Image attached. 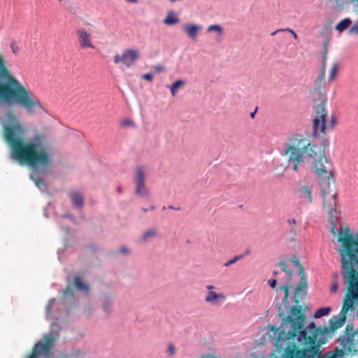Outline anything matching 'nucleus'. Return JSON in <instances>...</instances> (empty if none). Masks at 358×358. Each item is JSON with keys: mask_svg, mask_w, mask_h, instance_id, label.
<instances>
[{"mask_svg": "<svg viewBox=\"0 0 358 358\" xmlns=\"http://www.w3.org/2000/svg\"><path fill=\"white\" fill-rule=\"evenodd\" d=\"M338 241L341 243V248L337 250L340 255V275L345 289L341 310L338 317L330 319L329 327H317L311 322L304 328L306 317L299 303L301 292L304 295L308 289V282L303 267L299 260H292L299 268L301 280L294 290L296 305L292 306L287 315L282 307L288 308L290 285H286L275 289L284 292L282 303L277 304L282 324L279 327H271L273 336L270 335V337L271 343L277 348H286V358H314L320 355L321 345L327 342L331 333L343 327L347 314L355 310L358 306V234L352 235L349 228H340Z\"/></svg>", "mask_w": 358, "mask_h": 358, "instance_id": "f257e3e1", "label": "nucleus"}, {"mask_svg": "<svg viewBox=\"0 0 358 358\" xmlns=\"http://www.w3.org/2000/svg\"><path fill=\"white\" fill-rule=\"evenodd\" d=\"M6 122L2 124L3 138L10 149V157L20 164L31 168L50 167L52 165L51 147L47 136L36 133L29 141H24L27 134L25 125L22 124L13 111L6 113Z\"/></svg>", "mask_w": 358, "mask_h": 358, "instance_id": "f03ea898", "label": "nucleus"}, {"mask_svg": "<svg viewBox=\"0 0 358 358\" xmlns=\"http://www.w3.org/2000/svg\"><path fill=\"white\" fill-rule=\"evenodd\" d=\"M329 145V142L326 138H322L320 143H312L306 135L294 133L288 136L283 143L282 153L296 172L299 171V166L304 162L305 157L311 159L320 185H334L333 164L326 157Z\"/></svg>", "mask_w": 358, "mask_h": 358, "instance_id": "7ed1b4c3", "label": "nucleus"}, {"mask_svg": "<svg viewBox=\"0 0 358 358\" xmlns=\"http://www.w3.org/2000/svg\"><path fill=\"white\" fill-rule=\"evenodd\" d=\"M13 103L25 108L29 114L43 110V104L30 90L23 86L11 73L8 63L0 53V102Z\"/></svg>", "mask_w": 358, "mask_h": 358, "instance_id": "20e7f679", "label": "nucleus"}, {"mask_svg": "<svg viewBox=\"0 0 358 358\" xmlns=\"http://www.w3.org/2000/svg\"><path fill=\"white\" fill-rule=\"evenodd\" d=\"M325 105L326 99L321 95L319 102L315 103V117L313 119V136L314 137L324 136L327 128L334 129L337 124V118L332 115L330 117L329 124L326 127Z\"/></svg>", "mask_w": 358, "mask_h": 358, "instance_id": "39448f33", "label": "nucleus"}, {"mask_svg": "<svg viewBox=\"0 0 358 358\" xmlns=\"http://www.w3.org/2000/svg\"><path fill=\"white\" fill-rule=\"evenodd\" d=\"M59 336V329L52 334L43 336L44 341H40L32 348L30 355L27 358H50L52 348Z\"/></svg>", "mask_w": 358, "mask_h": 358, "instance_id": "423d86ee", "label": "nucleus"}, {"mask_svg": "<svg viewBox=\"0 0 358 358\" xmlns=\"http://www.w3.org/2000/svg\"><path fill=\"white\" fill-rule=\"evenodd\" d=\"M338 341L344 355H358V329L355 331L352 326L348 324L344 335H340Z\"/></svg>", "mask_w": 358, "mask_h": 358, "instance_id": "0eeeda50", "label": "nucleus"}, {"mask_svg": "<svg viewBox=\"0 0 358 358\" xmlns=\"http://www.w3.org/2000/svg\"><path fill=\"white\" fill-rule=\"evenodd\" d=\"M140 55L138 49H124L121 55L116 54L113 57V62L115 64H122L126 68H130L138 61Z\"/></svg>", "mask_w": 358, "mask_h": 358, "instance_id": "6e6552de", "label": "nucleus"}, {"mask_svg": "<svg viewBox=\"0 0 358 358\" xmlns=\"http://www.w3.org/2000/svg\"><path fill=\"white\" fill-rule=\"evenodd\" d=\"M320 186L322 197H324V208L330 217H333V211L335 210L336 208V196L337 195L334 189V185Z\"/></svg>", "mask_w": 358, "mask_h": 358, "instance_id": "1a4fd4ad", "label": "nucleus"}, {"mask_svg": "<svg viewBox=\"0 0 358 358\" xmlns=\"http://www.w3.org/2000/svg\"><path fill=\"white\" fill-rule=\"evenodd\" d=\"M134 182H136V194L138 196H149L150 192L145 185V171L143 166H137L134 171Z\"/></svg>", "mask_w": 358, "mask_h": 358, "instance_id": "9d476101", "label": "nucleus"}, {"mask_svg": "<svg viewBox=\"0 0 358 358\" xmlns=\"http://www.w3.org/2000/svg\"><path fill=\"white\" fill-rule=\"evenodd\" d=\"M78 43L82 49L90 48L94 49L95 46L92 45L91 35L83 29H78L76 31Z\"/></svg>", "mask_w": 358, "mask_h": 358, "instance_id": "9b49d317", "label": "nucleus"}, {"mask_svg": "<svg viewBox=\"0 0 358 358\" xmlns=\"http://www.w3.org/2000/svg\"><path fill=\"white\" fill-rule=\"evenodd\" d=\"M206 289L209 290L205 297V301L207 303L217 304L219 301H223L226 299V296H224L223 294L216 293L212 291V289H215L214 285H208L206 286Z\"/></svg>", "mask_w": 358, "mask_h": 358, "instance_id": "f8f14e48", "label": "nucleus"}, {"mask_svg": "<svg viewBox=\"0 0 358 358\" xmlns=\"http://www.w3.org/2000/svg\"><path fill=\"white\" fill-rule=\"evenodd\" d=\"M299 196L301 200L306 203L313 202L312 186L303 185L299 189Z\"/></svg>", "mask_w": 358, "mask_h": 358, "instance_id": "ddd939ff", "label": "nucleus"}, {"mask_svg": "<svg viewBox=\"0 0 358 358\" xmlns=\"http://www.w3.org/2000/svg\"><path fill=\"white\" fill-rule=\"evenodd\" d=\"M201 29V27L197 24H185L184 25V31L188 36H189L193 40L196 38L197 32L199 29Z\"/></svg>", "mask_w": 358, "mask_h": 358, "instance_id": "4468645a", "label": "nucleus"}, {"mask_svg": "<svg viewBox=\"0 0 358 358\" xmlns=\"http://www.w3.org/2000/svg\"><path fill=\"white\" fill-rule=\"evenodd\" d=\"M70 198H71L73 206L78 208H82L83 203V196L78 192H70Z\"/></svg>", "mask_w": 358, "mask_h": 358, "instance_id": "2eb2a0df", "label": "nucleus"}, {"mask_svg": "<svg viewBox=\"0 0 358 358\" xmlns=\"http://www.w3.org/2000/svg\"><path fill=\"white\" fill-rule=\"evenodd\" d=\"M30 178L32 181L34 182L35 185L38 187L41 190L45 191L48 188V185L44 182L43 178L38 177L36 174H31L30 176Z\"/></svg>", "mask_w": 358, "mask_h": 358, "instance_id": "dca6fc26", "label": "nucleus"}, {"mask_svg": "<svg viewBox=\"0 0 358 358\" xmlns=\"http://www.w3.org/2000/svg\"><path fill=\"white\" fill-rule=\"evenodd\" d=\"M351 23L352 21L350 20V18H344L339 22V23L336 25V27H335V29H336V30L338 31L339 32H342L346 29H348V27L351 25Z\"/></svg>", "mask_w": 358, "mask_h": 358, "instance_id": "f3484780", "label": "nucleus"}, {"mask_svg": "<svg viewBox=\"0 0 358 358\" xmlns=\"http://www.w3.org/2000/svg\"><path fill=\"white\" fill-rule=\"evenodd\" d=\"M339 280V274L337 272H335L332 275V285H331L330 291L332 293H336L338 289V283Z\"/></svg>", "mask_w": 358, "mask_h": 358, "instance_id": "a211bd4d", "label": "nucleus"}, {"mask_svg": "<svg viewBox=\"0 0 358 358\" xmlns=\"http://www.w3.org/2000/svg\"><path fill=\"white\" fill-rule=\"evenodd\" d=\"M157 236V231L155 229H149L143 233L141 240L143 242H147L150 239L155 238Z\"/></svg>", "mask_w": 358, "mask_h": 358, "instance_id": "6ab92c4d", "label": "nucleus"}, {"mask_svg": "<svg viewBox=\"0 0 358 358\" xmlns=\"http://www.w3.org/2000/svg\"><path fill=\"white\" fill-rule=\"evenodd\" d=\"M331 311L330 306L322 307L317 310L315 313V318H321L329 314Z\"/></svg>", "mask_w": 358, "mask_h": 358, "instance_id": "aec40b11", "label": "nucleus"}, {"mask_svg": "<svg viewBox=\"0 0 358 358\" xmlns=\"http://www.w3.org/2000/svg\"><path fill=\"white\" fill-rule=\"evenodd\" d=\"M184 81L181 80H177L175 83L172 84V85L169 86V88L171 90V93L172 96H175L177 92V90L179 89L181 86L184 85Z\"/></svg>", "mask_w": 358, "mask_h": 358, "instance_id": "412c9836", "label": "nucleus"}, {"mask_svg": "<svg viewBox=\"0 0 358 358\" xmlns=\"http://www.w3.org/2000/svg\"><path fill=\"white\" fill-rule=\"evenodd\" d=\"M74 286H76V289L82 290L83 292L88 291V286L85 283L81 282L80 278L78 277L74 278Z\"/></svg>", "mask_w": 358, "mask_h": 358, "instance_id": "4be33fe9", "label": "nucleus"}, {"mask_svg": "<svg viewBox=\"0 0 358 358\" xmlns=\"http://www.w3.org/2000/svg\"><path fill=\"white\" fill-rule=\"evenodd\" d=\"M179 22V19L171 15H168L164 20V24L166 25H173Z\"/></svg>", "mask_w": 358, "mask_h": 358, "instance_id": "5701e85b", "label": "nucleus"}, {"mask_svg": "<svg viewBox=\"0 0 358 358\" xmlns=\"http://www.w3.org/2000/svg\"><path fill=\"white\" fill-rule=\"evenodd\" d=\"M207 31L208 32H216L219 34H222V27L219 24H211L207 28Z\"/></svg>", "mask_w": 358, "mask_h": 358, "instance_id": "b1692460", "label": "nucleus"}, {"mask_svg": "<svg viewBox=\"0 0 358 358\" xmlns=\"http://www.w3.org/2000/svg\"><path fill=\"white\" fill-rule=\"evenodd\" d=\"M338 72V64H334L332 68H331L329 76V82H331L334 80L336 75H337Z\"/></svg>", "mask_w": 358, "mask_h": 358, "instance_id": "393cba45", "label": "nucleus"}, {"mask_svg": "<svg viewBox=\"0 0 358 358\" xmlns=\"http://www.w3.org/2000/svg\"><path fill=\"white\" fill-rule=\"evenodd\" d=\"M243 257H244V255H238V256H236L234 258H232L231 259L228 260L227 262H225L224 264V266L228 267L230 265L234 264L235 263H236L238 261H239L240 259H243Z\"/></svg>", "mask_w": 358, "mask_h": 358, "instance_id": "a878e982", "label": "nucleus"}, {"mask_svg": "<svg viewBox=\"0 0 358 358\" xmlns=\"http://www.w3.org/2000/svg\"><path fill=\"white\" fill-rule=\"evenodd\" d=\"M343 350L335 349L331 356L327 357L326 358H344Z\"/></svg>", "mask_w": 358, "mask_h": 358, "instance_id": "bb28decb", "label": "nucleus"}, {"mask_svg": "<svg viewBox=\"0 0 358 358\" xmlns=\"http://www.w3.org/2000/svg\"><path fill=\"white\" fill-rule=\"evenodd\" d=\"M279 266H280V268H281L282 269L283 271L286 272L288 277H289V278L292 277V273L289 269H288L285 262H280Z\"/></svg>", "mask_w": 358, "mask_h": 358, "instance_id": "cd10ccee", "label": "nucleus"}, {"mask_svg": "<svg viewBox=\"0 0 358 358\" xmlns=\"http://www.w3.org/2000/svg\"><path fill=\"white\" fill-rule=\"evenodd\" d=\"M281 31H287V32L292 34V35L294 36V38L295 39L297 38V35L296 34V33L294 31H292V30H291L290 29H288V28H287V29H278L277 31H275L273 33H271V35L273 36V35L276 34L277 33L281 32Z\"/></svg>", "mask_w": 358, "mask_h": 358, "instance_id": "c85d7f7f", "label": "nucleus"}, {"mask_svg": "<svg viewBox=\"0 0 358 358\" xmlns=\"http://www.w3.org/2000/svg\"><path fill=\"white\" fill-rule=\"evenodd\" d=\"M175 346L172 343H169L167 346V353L169 357H173L175 355Z\"/></svg>", "mask_w": 358, "mask_h": 358, "instance_id": "c756f323", "label": "nucleus"}, {"mask_svg": "<svg viewBox=\"0 0 358 358\" xmlns=\"http://www.w3.org/2000/svg\"><path fill=\"white\" fill-rule=\"evenodd\" d=\"M287 222L288 225H289L291 227L292 232H295L296 231V228H295L296 220H295V218L288 219L287 220Z\"/></svg>", "mask_w": 358, "mask_h": 358, "instance_id": "7c9ffc66", "label": "nucleus"}, {"mask_svg": "<svg viewBox=\"0 0 358 358\" xmlns=\"http://www.w3.org/2000/svg\"><path fill=\"white\" fill-rule=\"evenodd\" d=\"M73 292V288L70 286H68L64 290L63 294H64V296H72Z\"/></svg>", "mask_w": 358, "mask_h": 358, "instance_id": "2f4dec72", "label": "nucleus"}, {"mask_svg": "<svg viewBox=\"0 0 358 358\" xmlns=\"http://www.w3.org/2000/svg\"><path fill=\"white\" fill-rule=\"evenodd\" d=\"M55 301V299H52L50 301H49L48 303V306L46 307V312H47V314H51L52 313V304Z\"/></svg>", "mask_w": 358, "mask_h": 358, "instance_id": "473e14b6", "label": "nucleus"}, {"mask_svg": "<svg viewBox=\"0 0 358 358\" xmlns=\"http://www.w3.org/2000/svg\"><path fill=\"white\" fill-rule=\"evenodd\" d=\"M324 78H325V74L324 73H320L319 75V77H317V82H316L317 86H320L321 83L323 82Z\"/></svg>", "mask_w": 358, "mask_h": 358, "instance_id": "72a5a7b5", "label": "nucleus"}, {"mask_svg": "<svg viewBox=\"0 0 358 358\" xmlns=\"http://www.w3.org/2000/svg\"><path fill=\"white\" fill-rule=\"evenodd\" d=\"M121 125L122 126H134V122L130 120H124L122 121Z\"/></svg>", "mask_w": 358, "mask_h": 358, "instance_id": "f704fd0d", "label": "nucleus"}, {"mask_svg": "<svg viewBox=\"0 0 358 358\" xmlns=\"http://www.w3.org/2000/svg\"><path fill=\"white\" fill-rule=\"evenodd\" d=\"M142 78L150 82L153 80V75L150 73H146L143 75Z\"/></svg>", "mask_w": 358, "mask_h": 358, "instance_id": "c9c22d12", "label": "nucleus"}, {"mask_svg": "<svg viewBox=\"0 0 358 358\" xmlns=\"http://www.w3.org/2000/svg\"><path fill=\"white\" fill-rule=\"evenodd\" d=\"M155 70L157 72H162L164 71V66L162 64H157L155 66Z\"/></svg>", "mask_w": 358, "mask_h": 358, "instance_id": "e433bc0d", "label": "nucleus"}, {"mask_svg": "<svg viewBox=\"0 0 358 358\" xmlns=\"http://www.w3.org/2000/svg\"><path fill=\"white\" fill-rule=\"evenodd\" d=\"M10 48H12V51H13V54H17L18 48L16 45H15L14 43H12V44H10Z\"/></svg>", "mask_w": 358, "mask_h": 358, "instance_id": "4c0bfd02", "label": "nucleus"}, {"mask_svg": "<svg viewBox=\"0 0 358 358\" xmlns=\"http://www.w3.org/2000/svg\"><path fill=\"white\" fill-rule=\"evenodd\" d=\"M268 283H269V285L271 286V288H275V285H276V281L275 279H273V280H270L268 281Z\"/></svg>", "mask_w": 358, "mask_h": 358, "instance_id": "58836bf2", "label": "nucleus"}, {"mask_svg": "<svg viewBox=\"0 0 358 358\" xmlns=\"http://www.w3.org/2000/svg\"><path fill=\"white\" fill-rule=\"evenodd\" d=\"M327 57V51H324V53H322V64H326Z\"/></svg>", "mask_w": 358, "mask_h": 358, "instance_id": "ea45409f", "label": "nucleus"}, {"mask_svg": "<svg viewBox=\"0 0 358 358\" xmlns=\"http://www.w3.org/2000/svg\"><path fill=\"white\" fill-rule=\"evenodd\" d=\"M121 254H127L128 252V249L125 246H122L120 248Z\"/></svg>", "mask_w": 358, "mask_h": 358, "instance_id": "a19ab883", "label": "nucleus"}, {"mask_svg": "<svg viewBox=\"0 0 358 358\" xmlns=\"http://www.w3.org/2000/svg\"><path fill=\"white\" fill-rule=\"evenodd\" d=\"M325 70H326V64H322V66H321L320 73H324L325 74Z\"/></svg>", "mask_w": 358, "mask_h": 358, "instance_id": "79ce46f5", "label": "nucleus"}, {"mask_svg": "<svg viewBox=\"0 0 358 358\" xmlns=\"http://www.w3.org/2000/svg\"><path fill=\"white\" fill-rule=\"evenodd\" d=\"M103 308L105 311L108 312L110 310V306L109 304H104Z\"/></svg>", "mask_w": 358, "mask_h": 358, "instance_id": "37998d69", "label": "nucleus"}, {"mask_svg": "<svg viewBox=\"0 0 358 358\" xmlns=\"http://www.w3.org/2000/svg\"><path fill=\"white\" fill-rule=\"evenodd\" d=\"M331 232H332L333 234L336 233V227H335V226H334L332 228H331Z\"/></svg>", "mask_w": 358, "mask_h": 358, "instance_id": "c03bdc74", "label": "nucleus"}, {"mask_svg": "<svg viewBox=\"0 0 358 358\" xmlns=\"http://www.w3.org/2000/svg\"><path fill=\"white\" fill-rule=\"evenodd\" d=\"M126 1L128 2H130V3H137V0H126Z\"/></svg>", "mask_w": 358, "mask_h": 358, "instance_id": "a18cd8bd", "label": "nucleus"}, {"mask_svg": "<svg viewBox=\"0 0 358 358\" xmlns=\"http://www.w3.org/2000/svg\"><path fill=\"white\" fill-rule=\"evenodd\" d=\"M256 112H257V109L255 110V111L251 113V114H250V115H251V117L254 118L255 117V115L256 114Z\"/></svg>", "mask_w": 358, "mask_h": 358, "instance_id": "49530a36", "label": "nucleus"}, {"mask_svg": "<svg viewBox=\"0 0 358 358\" xmlns=\"http://www.w3.org/2000/svg\"><path fill=\"white\" fill-rule=\"evenodd\" d=\"M324 51H327V43H325L324 45Z\"/></svg>", "mask_w": 358, "mask_h": 358, "instance_id": "de8ad7c7", "label": "nucleus"}, {"mask_svg": "<svg viewBox=\"0 0 358 358\" xmlns=\"http://www.w3.org/2000/svg\"><path fill=\"white\" fill-rule=\"evenodd\" d=\"M142 210L144 211V213L147 212V209L146 208H142Z\"/></svg>", "mask_w": 358, "mask_h": 358, "instance_id": "09e8293b", "label": "nucleus"}, {"mask_svg": "<svg viewBox=\"0 0 358 358\" xmlns=\"http://www.w3.org/2000/svg\"><path fill=\"white\" fill-rule=\"evenodd\" d=\"M207 358H216V357H213V356H210V355H209V356H208V357H207Z\"/></svg>", "mask_w": 358, "mask_h": 358, "instance_id": "8fccbe9b", "label": "nucleus"}, {"mask_svg": "<svg viewBox=\"0 0 358 358\" xmlns=\"http://www.w3.org/2000/svg\"><path fill=\"white\" fill-rule=\"evenodd\" d=\"M155 209V207L154 206H151L150 207V210H154Z\"/></svg>", "mask_w": 358, "mask_h": 358, "instance_id": "3c124183", "label": "nucleus"}, {"mask_svg": "<svg viewBox=\"0 0 358 358\" xmlns=\"http://www.w3.org/2000/svg\"><path fill=\"white\" fill-rule=\"evenodd\" d=\"M277 273H278V272L273 271V275H276Z\"/></svg>", "mask_w": 358, "mask_h": 358, "instance_id": "603ef678", "label": "nucleus"}, {"mask_svg": "<svg viewBox=\"0 0 358 358\" xmlns=\"http://www.w3.org/2000/svg\"><path fill=\"white\" fill-rule=\"evenodd\" d=\"M169 1H171V2H174V1H178V0H169Z\"/></svg>", "mask_w": 358, "mask_h": 358, "instance_id": "864d4df0", "label": "nucleus"}, {"mask_svg": "<svg viewBox=\"0 0 358 358\" xmlns=\"http://www.w3.org/2000/svg\"><path fill=\"white\" fill-rule=\"evenodd\" d=\"M169 208L172 209V208H173V207H172V206H169Z\"/></svg>", "mask_w": 358, "mask_h": 358, "instance_id": "5fc2aeb1", "label": "nucleus"}, {"mask_svg": "<svg viewBox=\"0 0 358 358\" xmlns=\"http://www.w3.org/2000/svg\"><path fill=\"white\" fill-rule=\"evenodd\" d=\"M356 1H358V0H356Z\"/></svg>", "mask_w": 358, "mask_h": 358, "instance_id": "6e6d98bb", "label": "nucleus"}]
</instances>
